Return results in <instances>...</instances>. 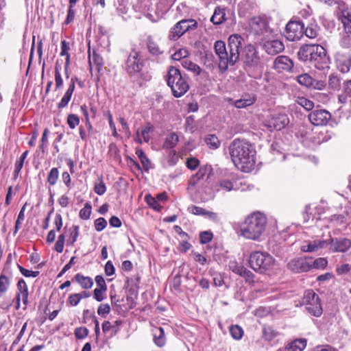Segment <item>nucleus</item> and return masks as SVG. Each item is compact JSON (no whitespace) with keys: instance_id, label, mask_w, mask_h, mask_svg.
Here are the masks:
<instances>
[{"instance_id":"49530a36","label":"nucleus","mask_w":351,"mask_h":351,"mask_svg":"<svg viewBox=\"0 0 351 351\" xmlns=\"http://www.w3.org/2000/svg\"><path fill=\"white\" fill-rule=\"evenodd\" d=\"M309 262L311 263L312 267L316 269H324L328 265V261L325 258H318L313 261H311Z\"/></svg>"},{"instance_id":"c756f323","label":"nucleus","mask_w":351,"mask_h":351,"mask_svg":"<svg viewBox=\"0 0 351 351\" xmlns=\"http://www.w3.org/2000/svg\"><path fill=\"white\" fill-rule=\"evenodd\" d=\"M320 28L315 22L310 23L304 30L305 35L309 38H315L319 36Z\"/></svg>"},{"instance_id":"4468645a","label":"nucleus","mask_w":351,"mask_h":351,"mask_svg":"<svg viewBox=\"0 0 351 351\" xmlns=\"http://www.w3.org/2000/svg\"><path fill=\"white\" fill-rule=\"evenodd\" d=\"M287 266L289 269L295 273L306 272L312 268L311 263L307 259L302 258L291 260Z\"/></svg>"},{"instance_id":"338daca9","label":"nucleus","mask_w":351,"mask_h":351,"mask_svg":"<svg viewBox=\"0 0 351 351\" xmlns=\"http://www.w3.org/2000/svg\"><path fill=\"white\" fill-rule=\"evenodd\" d=\"M328 84L332 88L336 89L340 86V80L337 76L331 75L329 77Z\"/></svg>"},{"instance_id":"ea45409f","label":"nucleus","mask_w":351,"mask_h":351,"mask_svg":"<svg viewBox=\"0 0 351 351\" xmlns=\"http://www.w3.org/2000/svg\"><path fill=\"white\" fill-rule=\"evenodd\" d=\"M136 154L141 160L143 168L147 171L150 167L151 162L149 158L147 157L146 154L141 149L137 150Z\"/></svg>"},{"instance_id":"a18cd8bd","label":"nucleus","mask_w":351,"mask_h":351,"mask_svg":"<svg viewBox=\"0 0 351 351\" xmlns=\"http://www.w3.org/2000/svg\"><path fill=\"white\" fill-rule=\"evenodd\" d=\"M91 209L92 207L90 203H86L84 208H82L80 211V217L82 219H88L91 214Z\"/></svg>"},{"instance_id":"393cba45","label":"nucleus","mask_w":351,"mask_h":351,"mask_svg":"<svg viewBox=\"0 0 351 351\" xmlns=\"http://www.w3.org/2000/svg\"><path fill=\"white\" fill-rule=\"evenodd\" d=\"M226 20V8L220 6L217 7L211 16L210 21L214 25H221Z\"/></svg>"},{"instance_id":"ddd939ff","label":"nucleus","mask_w":351,"mask_h":351,"mask_svg":"<svg viewBox=\"0 0 351 351\" xmlns=\"http://www.w3.org/2000/svg\"><path fill=\"white\" fill-rule=\"evenodd\" d=\"M331 118L330 113L326 110L317 109L308 114L310 122L316 126L325 125Z\"/></svg>"},{"instance_id":"72a5a7b5","label":"nucleus","mask_w":351,"mask_h":351,"mask_svg":"<svg viewBox=\"0 0 351 351\" xmlns=\"http://www.w3.org/2000/svg\"><path fill=\"white\" fill-rule=\"evenodd\" d=\"M189 55V52L186 49L182 48L176 51L172 56L171 58L173 60L180 61L182 64V60H187V57Z\"/></svg>"},{"instance_id":"7ed1b4c3","label":"nucleus","mask_w":351,"mask_h":351,"mask_svg":"<svg viewBox=\"0 0 351 351\" xmlns=\"http://www.w3.org/2000/svg\"><path fill=\"white\" fill-rule=\"evenodd\" d=\"M298 58L308 62L315 68L325 71L329 69L330 60L326 49L319 45H305L298 52Z\"/></svg>"},{"instance_id":"58836bf2","label":"nucleus","mask_w":351,"mask_h":351,"mask_svg":"<svg viewBox=\"0 0 351 351\" xmlns=\"http://www.w3.org/2000/svg\"><path fill=\"white\" fill-rule=\"evenodd\" d=\"M59 171L58 168L53 167L50 170L47 176V182L50 186H54L57 183Z\"/></svg>"},{"instance_id":"5fc2aeb1","label":"nucleus","mask_w":351,"mask_h":351,"mask_svg":"<svg viewBox=\"0 0 351 351\" xmlns=\"http://www.w3.org/2000/svg\"><path fill=\"white\" fill-rule=\"evenodd\" d=\"M106 115L108 120L109 126L112 131V136L116 138L119 137V135L118 134V133L117 132L116 126L113 121L112 115L111 112L110 111H108L106 112Z\"/></svg>"},{"instance_id":"1a4fd4ad","label":"nucleus","mask_w":351,"mask_h":351,"mask_svg":"<svg viewBox=\"0 0 351 351\" xmlns=\"http://www.w3.org/2000/svg\"><path fill=\"white\" fill-rule=\"evenodd\" d=\"M240 56L247 67L255 68L261 62L258 53L253 45L248 44L245 45L241 53H240Z\"/></svg>"},{"instance_id":"6ab92c4d","label":"nucleus","mask_w":351,"mask_h":351,"mask_svg":"<svg viewBox=\"0 0 351 351\" xmlns=\"http://www.w3.org/2000/svg\"><path fill=\"white\" fill-rule=\"evenodd\" d=\"M336 64L341 72H348L351 66V56L349 53H338L336 56Z\"/></svg>"},{"instance_id":"b1692460","label":"nucleus","mask_w":351,"mask_h":351,"mask_svg":"<svg viewBox=\"0 0 351 351\" xmlns=\"http://www.w3.org/2000/svg\"><path fill=\"white\" fill-rule=\"evenodd\" d=\"M306 346L305 339H296L288 343L285 348H280L278 351H303Z\"/></svg>"},{"instance_id":"c9c22d12","label":"nucleus","mask_w":351,"mask_h":351,"mask_svg":"<svg viewBox=\"0 0 351 351\" xmlns=\"http://www.w3.org/2000/svg\"><path fill=\"white\" fill-rule=\"evenodd\" d=\"M297 81L301 85L305 86L306 87H311L313 83H315V80H313L308 74L304 73L297 77Z\"/></svg>"},{"instance_id":"dca6fc26","label":"nucleus","mask_w":351,"mask_h":351,"mask_svg":"<svg viewBox=\"0 0 351 351\" xmlns=\"http://www.w3.org/2000/svg\"><path fill=\"white\" fill-rule=\"evenodd\" d=\"M212 172L210 166H204L201 167L198 171L191 177L189 180L190 186H195L201 181L208 180Z\"/></svg>"},{"instance_id":"c03bdc74","label":"nucleus","mask_w":351,"mask_h":351,"mask_svg":"<svg viewBox=\"0 0 351 351\" xmlns=\"http://www.w3.org/2000/svg\"><path fill=\"white\" fill-rule=\"evenodd\" d=\"M94 191L99 195H102L106 191V186L102 178L99 179L98 182H95L94 185Z\"/></svg>"},{"instance_id":"603ef678","label":"nucleus","mask_w":351,"mask_h":351,"mask_svg":"<svg viewBox=\"0 0 351 351\" xmlns=\"http://www.w3.org/2000/svg\"><path fill=\"white\" fill-rule=\"evenodd\" d=\"M107 226V221L103 218L99 217L95 220L94 226L97 232L102 231Z\"/></svg>"},{"instance_id":"aec40b11","label":"nucleus","mask_w":351,"mask_h":351,"mask_svg":"<svg viewBox=\"0 0 351 351\" xmlns=\"http://www.w3.org/2000/svg\"><path fill=\"white\" fill-rule=\"evenodd\" d=\"M263 47L266 53L272 56L276 55L285 49L283 43L278 39L266 41L264 43Z\"/></svg>"},{"instance_id":"a211bd4d","label":"nucleus","mask_w":351,"mask_h":351,"mask_svg":"<svg viewBox=\"0 0 351 351\" xmlns=\"http://www.w3.org/2000/svg\"><path fill=\"white\" fill-rule=\"evenodd\" d=\"M328 245V240H314L306 242L301 247V250L304 252H315Z\"/></svg>"},{"instance_id":"4be33fe9","label":"nucleus","mask_w":351,"mask_h":351,"mask_svg":"<svg viewBox=\"0 0 351 351\" xmlns=\"http://www.w3.org/2000/svg\"><path fill=\"white\" fill-rule=\"evenodd\" d=\"M122 324V321L116 320L114 324L109 321H104L102 324V331L106 334H109V337H113L119 331V326Z\"/></svg>"},{"instance_id":"39448f33","label":"nucleus","mask_w":351,"mask_h":351,"mask_svg":"<svg viewBox=\"0 0 351 351\" xmlns=\"http://www.w3.org/2000/svg\"><path fill=\"white\" fill-rule=\"evenodd\" d=\"M167 85L171 88L172 94L176 97H180L184 95L189 88V84L185 75H182L180 71L171 66L167 74Z\"/></svg>"},{"instance_id":"4d7b16f0","label":"nucleus","mask_w":351,"mask_h":351,"mask_svg":"<svg viewBox=\"0 0 351 351\" xmlns=\"http://www.w3.org/2000/svg\"><path fill=\"white\" fill-rule=\"evenodd\" d=\"M18 268L19 269L21 273L25 277L36 278L39 275L38 271H30L27 269H25L20 265H18Z\"/></svg>"},{"instance_id":"423d86ee","label":"nucleus","mask_w":351,"mask_h":351,"mask_svg":"<svg viewBox=\"0 0 351 351\" xmlns=\"http://www.w3.org/2000/svg\"><path fill=\"white\" fill-rule=\"evenodd\" d=\"M274 263V258L267 252H254L250 254L249 258L251 268L259 273H264L270 269Z\"/></svg>"},{"instance_id":"0eeeda50","label":"nucleus","mask_w":351,"mask_h":351,"mask_svg":"<svg viewBox=\"0 0 351 351\" xmlns=\"http://www.w3.org/2000/svg\"><path fill=\"white\" fill-rule=\"evenodd\" d=\"M302 304L305 306L306 310L313 316L319 317L322 314L321 300L318 295L313 290H308L305 292L302 298Z\"/></svg>"},{"instance_id":"c85d7f7f","label":"nucleus","mask_w":351,"mask_h":351,"mask_svg":"<svg viewBox=\"0 0 351 351\" xmlns=\"http://www.w3.org/2000/svg\"><path fill=\"white\" fill-rule=\"evenodd\" d=\"M74 278L75 281L77 282L83 289H90L93 285V281L91 278L84 276L81 274H75Z\"/></svg>"},{"instance_id":"864d4df0","label":"nucleus","mask_w":351,"mask_h":351,"mask_svg":"<svg viewBox=\"0 0 351 351\" xmlns=\"http://www.w3.org/2000/svg\"><path fill=\"white\" fill-rule=\"evenodd\" d=\"M64 240L65 236L63 234L58 236V240L56 241L55 244V250L57 252L61 253L63 251Z\"/></svg>"},{"instance_id":"2eb2a0df","label":"nucleus","mask_w":351,"mask_h":351,"mask_svg":"<svg viewBox=\"0 0 351 351\" xmlns=\"http://www.w3.org/2000/svg\"><path fill=\"white\" fill-rule=\"evenodd\" d=\"M328 241V244H330V250L333 252H346L351 247V241L347 238L330 239Z\"/></svg>"},{"instance_id":"5701e85b","label":"nucleus","mask_w":351,"mask_h":351,"mask_svg":"<svg viewBox=\"0 0 351 351\" xmlns=\"http://www.w3.org/2000/svg\"><path fill=\"white\" fill-rule=\"evenodd\" d=\"M228 101L230 104L234 106L237 108H245L252 106L256 101V97L254 96L245 95L236 101L229 98Z\"/></svg>"},{"instance_id":"a878e982","label":"nucleus","mask_w":351,"mask_h":351,"mask_svg":"<svg viewBox=\"0 0 351 351\" xmlns=\"http://www.w3.org/2000/svg\"><path fill=\"white\" fill-rule=\"evenodd\" d=\"M230 269L235 274L241 276L250 278L252 276L250 271L247 270L243 265H238L236 262H230L229 264Z\"/></svg>"},{"instance_id":"a19ab883","label":"nucleus","mask_w":351,"mask_h":351,"mask_svg":"<svg viewBox=\"0 0 351 351\" xmlns=\"http://www.w3.org/2000/svg\"><path fill=\"white\" fill-rule=\"evenodd\" d=\"M230 332L234 339H241L243 335V330L239 325H233L230 327Z\"/></svg>"},{"instance_id":"69168bd1","label":"nucleus","mask_w":351,"mask_h":351,"mask_svg":"<svg viewBox=\"0 0 351 351\" xmlns=\"http://www.w3.org/2000/svg\"><path fill=\"white\" fill-rule=\"evenodd\" d=\"M73 230L70 234V243L71 245H73L74 243L77 241V239L79 236V227L77 226H73Z\"/></svg>"},{"instance_id":"09e8293b","label":"nucleus","mask_w":351,"mask_h":351,"mask_svg":"<svg viewBox=\"0 0 351 351\" xmlns=\"http://www.w3.org/2000/svg\"><path fill=\"white\" fill-rule=\"evenodd\" d=\"M10 286L9 278L3 274L0 276V293L7 291Z\"/></svg>"},{"instance_id":"13d9d810","label":"nucleus","mask_w":351,"mask_h":351,"mask_svg":"<svg viewBox=\"0 0 351 351\" xmlns=\"http://www.w3.org/2000/svg\"><path fill=\"white\" fill-rule=\"evenodd\" d=\"M49 134V130L48 128H45L41 138V144L40 145V149L42 152L44 153L45 152V147L48 144V135Z\"/></svg>"},{"instance_id":"e433bc0d","label":"nucleus","mask_w":351,"mask_h":351,"mask_svg":"<svg viewBox=\"0 0 351 351\" xmlns=\"http://www.w3.org/2000/svg\"><path fill=\"white\" fill-rule=\"evenodd\" d=\"M145 200L147 204L154 210L159 212L162 210V206H160L158 202V200L155 197H152L150 194L145 195Z\"/></svg>"},{"instance_id":"cd10ccee","label":"nucleus","mask_w":351,"mask_h":351,"mask_svg":"<svg viewBox=\"0 0 351 351\" xmlns=\"http://www.w3.org/2000/svg\"><path fill=\"white\" fill-rule=\"evenodd\" d=\"M217 191H226L229 192L236 189L234 187L233 183L228 179H223L217 182L215 186Z\"/></svg>"},{"instance_id":"7c9ffc66","label":"nucleus","mask_w":351,"mask_h":351,"mask_svg":"<svg viewBox=\"0 0 351 351\" xmlns=\"http://www.w3.org/2000/svg\"><path fill=\"white\" fill-rule=\"evenodd\" d=\"M179 141V137L175 132L169 134L165 138L163 143V148L173 149L175 147Z\"/></svg>"},{"instance_id":"e2e57ef3","label":"nucleus","mask_w":351,"mask_h":351,"mask_svg":"<svg viewBox=\"0 0 351 351\" xmlns=\"http://www.w3.org/2000/svg\"><path fill=\"white\" fill-rule=\"evenodd\" d=\"M80 296L77 293H73L69 295L67 302L70 306H75L80 303Z\"/></svg>"},{"instance_id":"8fccbe9b","label":"nucleus","mask_w":351,"mask_h":351,"mask_svg":"<svg viewBox=\"0 0 351 351\" xmlns=\"http://www.w3.org/2000/svg\"><path fill=\"white\" fill-rule=\"evenodd\" d=\"M153 126L150 124H147V125L142 128L141 136L145 142L147 143L150 140L149 133L153 130Z\"/></svg>"},{"instance_id":"0e129e2a","label":"nucleus","mask_w":351,"mask_h":351,"mask_svg":"<svg viewBox=\"0 0 351 351\" xmlns=\"http://www.w3.org/2000/svg\"><path fill=\"white\" fill-rule=\"evenodd\" d=\"M110 311V306L108 304H101L97 308V313L99 315L104 316Z\"/></svg>"},{"instance_id":"79ce46f5","label":"nucleus","mask_w":351,"mask_h":351,"mask_svg":"<svg viewBox=\"0 0 351 351\" xmlns=\"http://www.w3.org/2000/svg\"><path fill=\"white\" fill-rule=\"evenodd\" d=\"M55 82H56V88H60L63 85V80L60 74V66L57 61L55 66Z\"/></svg>"},{"instance_id":"680f3d73","label":"nucleus","mask_w":351,"mask_h":351,"mask_svg":"<svg viewBox=\"0 0 351 351\" xmlns=\"http://www.w3.org/2000/svg\"><path fill=\"white\" fill-rule=\"evenodd\" d=\"M71 97L72 95L66 92L58 104V108L60 109L65 108L68 105L69 101L71 100Z\"/></svg>"},{"instance_id":"473e14b6","label":"nucleus","mask_w":351,"mask_h":351,"mask_svg":"<svg viewBox=\"0 0 351 351\" xmlns=\"http://www.w3.org/2000/svg\"><path fill=\"white\" fill-rule=\"evenodd\" d=\"M182 66L186 70L192 72L195 75H199L202 72V69L191 60H182Z\"/></svg>"},{"instance_id":"f8f14e48","label":"nucleus","mask_w":351,"mask_h":351,"mask_svg":"<svg viewBox=\"0 0 351 351\" xmlns=\"http://www.w3.org/2000/svg\"><path fill=\"white\" fill-rule=\"evenodd\" d=\"M143 66L141 61L140 53L136 50H132L126 60L125 69L130 75H134L139 72Z\"/></svg>"},{"instance_id":"2f4dec72","label":"nucleus","mask_w":351,"mask_h":351,"mask_svg":"<svg viewBox=\"0 0 351 351\" xmlns=\"http://www.w3.org/2000/svg\"><path fill=\"white\" fill-rule=\"evenodd\" d=\"M154 340L158 347H162L165 344V331L162 327L157 328L154 331Z\"/></svg>"},{"instance_id":"37998d69","label":"nucleus","mask_w":351,"mask_h":351,"mask_svg":"<svg viewBox=\"0 0 351 351\" xmlns=\"http://www.w3.org/2000/svg\"><path fill=\"white\" fill-rule=\"evenodd\" d=\"M296 101L300 106L303 107L306 110H311L314 107V103L311 100L303 97H298Z\"/></svg>"},{"instance_id":"6e6d98bb","label":"nucleus","mask_w":351,"mask_h":351,"mask_svg":"<svg viewBox=\"0 0 351 351\" xmlns=\"http://www.w3.org/2000/svg\"><path fill=\"white\" fill-rule=\"evenodd\" d=\"M341 17L343 24L351 23V6L347 7L342 10Z\"/></svg>"},{"instance_id":"f257e3e1","label":"nucleus","mask_w":351,"mask_h":351,"mask_svg":"<svg viewBox=\"0 0 351 351\" xmlns=\"http://www.w3.org/2000/svg\"><path fill=\"white\" fill-rule=\"evenodd\" d=\"M229 153L237 169L244 172H249L254 169L256 152L250 142L243 139H234L229 146Z\"/></svg>"},{"instance_id":"f704fd0d","label":"nucleus","mask_w":351,"mask_h":351,"mask_svg":"<svg viewBox=\"0 0 351 351\" xmlns=\"http://www.w3.org/2000/svg\"><path fill=\"white\" fill-rule=\"evenodd\" d=\"M28 288L23 289L21 292H17L16 300V309L19 308L20 301L22 299L23 303L25 306L28 304Z\"/></svg>"},{"instance_id":"052dcab7","label":"nucleus","mask_w":351,"mask_h":351,"mask_svg":"<svg viewBox=\"0 0 351 351\" xmlns=\"http://www.w3.org/2000/svg\"><path fill=\"white\" fill-rule=\"evenodd\" d=\"M25 205H24L19 213V215H18V217H17V219L16 221V223H15V230H14V233H16L18 230L19 229V227H20V224L21 223V222L24 220V217H25V215H24V212H25Z\"/></svg>"},{"instance_id":"4c0bfd02","label":"nucleus","mask_w":351,"mask_h":351,"mask_svg":"<svg viewBox=\"0 0 351 351\" xmlns=\"http://www.w3.org/2000/svg\"><path fill=\"white\" fill-rule=\"evenodd\" d=\"M206 145L210 148L215 149L220 145L218 138L214 134H209L205 138Z\"/></svg>"},{"instance_id":"bf43d9fd","label":"nucleus","mask_w":351,"mask_h":351,"mask_svg":"<svg viewBox=\"0 0 351 351\" xmlns=\"http://www.w3.org/2000/svg\"><path fill=\"white\" fill-rule=\"evenodd\" d=\"M213 237V233L209 231H204L199 234L200 241L203 244L210 242L212 240Z\"/></svg>"},{"instance_id":"9b49d317","label":"nucleus","mask_w":351,"mask_h":351,"mask_svg":"<svg viewBox=\"0 0 351 351\" xmlns=\"http://www.w3.org/2000/svg\"><path fill=\"white\" fill-rule=\"evenodd\" d=\"M304 26L301 21H289L285 29V36L290 41L299 40L304 35Z\"/></svg>"},{"instance_id":"3c124183","label":"nucleus","mask_w":351,"mask_h":351,"mask_svg":"<svg viewBox=\"0 0 351 351\" xmlns=\"http://www.w3.org/2000/svg\"><path fill=\"white\" fill-rule=\"evenodd\" d=\"M76 339H82L88 335V330L86 327L76 328L74 332Z\"/></svg>"},{"instance_id":"de8ad7c7","label":"nucleus","mask_w":351,"mask_h":351,"mask_svg":"<svg viewBox=\"0 0 351 351\" xmlns=\"http://www.w3.org/2000/svg\"><path fill=\"white\" fill-rule=\"evenodd\" d=\"M67 123L70 128L74 129L80 123V118L75 114H70L67 117Z\"/></svg>"},{"instance_id":"bb28decb","label":"nucleus","mask_w":351,"mask_h":351,"mask_svg":"<svg viewBox=\"0 0 351 351\" xmlns=\"http://www.w3.org/2000/svg\"><path fill=\"white\" fill-rule=\"evenodd\" d=\"M148 51L153 56H158L163 53L158 45L155 42L152 36H148L146 40Z\"/></svg>"},{"instance_id":"774afa93","label":"nucleus","mask_w":351,"mask_h":351,"mask_svg":"<svg viewBox=\"0 0 351 351\" xmlns=\"http://www.w3.org/2000/svg\"><path fill=\"white\" fill-rule=\"evenodd\" d=\"M186 164L189 169L195 170L199 165V160L195 158H189L187 159Z\"/></svg>"},{"instance_id":"9d476101","label":"nucleus","mask_w":351,"mask_h":351,"mask_svg":"<svg viewBox=\"0 0 351 351\" xmlns=\"http://www.w3.org/2000/svg\"><path fill=\"white\" fill-rule=\"evenodd\" d=\"M197 23L193 19H184L177 23L171 29L169 37L176 40L186 32L197 28Z\"/></svg>"},{"instance_id":"f03ea898","label":"nucleus","mask_w":351,"mask_h":351,"mask_svg":"<svg viewBox=\"0 0 351 351\" xmlns=\"http://www.w3.org/2000/svg\"><path fill=\"white\" fill-rule=\"evenodd\" d=\"M243 43L244 39L241 36L231 35L228 38V52L223 41L217 40L215 43L214 49L219 58V69L221 71H226L229 65H234L239 60L240 48Z\"/></svg>"},{"instance_id":"6e6552de","label":"nucleus","mask_w":351,"mask_h":351,"mask_svg":"<svg viewBox=\"0 0 351 351\" xmlns=\"http://www.w3.org/2000/svg\"><path fill=\"white\" fill-rule=\"evenodd\" d=\"M289 123V119L285 113L274 112L264 121L263 125L269 131L281 130Z\"/></svg>"},{"instance_id":"20e7f679","label":"nucleus","mask_w":351,"mask_h":351,"mask_svg":"<svg viewBox=\"0 0 351 351\" xmlns=\"http://www.w3.org/2000/svg\"><path fill=\"white\" fill-rule=\"evenodd\" d=\"M267 217L261 213L249 215L240 228V234L248 240L260 241L265 232Z\"/></svg>"},{"instance_id":"f3484780","label":"nucleus","mask_w":351,"mask_h":351,"mask_svg":"<svg viewBox=\"0 0 351 351\" xmlns=\"http://www.w3.org/2000/svg\"><path fill=\"white\" fill-rule=\"evenodd\" d=\"M274 67L278 72L291 71L293 67V62L288 56H279L274 61Z\"/></svg>"},{"instance_id":"412c9836","label":"nucleus","mask_w":351,"mask_h":351,"mask_svg":"<svg viewBox=\"0 0 351 351\" xmlns=\"http://www.w3.org/2000/svg\"><path fill=\"white\" fill-rule=\"evenodd\" d=\"M250 27L256 34H263L267 32L269 28L266 20L261 17H254L250 21Z\"/></svg>"}]
</instances>
